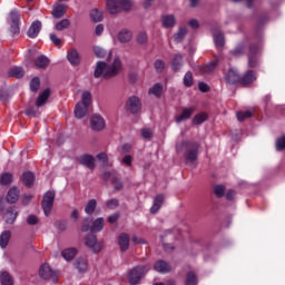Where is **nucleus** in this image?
Instances as JSON below:
<instances>
[{"label":"nucleus","mask_w":285,"mask_h":285,"mask_svg":"<svg viewBox=\"0 0 285 285\" xmlns=\"http://www.w3.org/2000/svg\"><path fill=\"white\" fill-rule=\"evenodd\" d=\"M119 70H121V60H119V58H115L111 65H108L105 61H98L94 71V77L95 79H99L100 77L104 79H112V77L119 75Z\"/></svg>","instance_id":"f257e3e1"},{"label":"nucleus","mask_w":285,"mask_h":285,"mask_svg":"<svg viewBox=\"0 0 285 285\" xmlns=\"http://www.w3.org/2000/svg\"><path fill=\"white\" fill-rule=\"evenodd\" d=\"M199 148L202 145L194 140H183L176 145V150L184 153L185 164H195L199 159Z\"/></svg>","instance_id":"f03ea898"},{"label":"nucleus","mask_w":285,"mask_h":285,"mask_svg":"<svg viewBox=\"0 0 285 285\" xmlns=\"http://www.w3.org/2000/svg\"><path fill=\"white\" fill-rule=\"evenodd\" d=\"M148 271H150V264L135 266L127 275L128 283L130 285H138L146 277Z\"/></svg>","instance_id":"7ed1b4c3"},{"label":"nucleus","mask_w":285,"mask_h":285,"mask_svg":"<svg viewBox=\"0 0 285 285\" xmlns=\"http://www.w3.org/2000/svg\"><path fill=\"white\" fill-rule=\"evenodd\" d=\"M132 2L130 0H107V9L110 14H119L121 10H130Z\"/></svg>","instance_id":"20e7f679"},{"label":"nucleus","mask_w":285,"mask_h":285,"mask_svg":"<svg viewBox=\"0 0 285 285\" xmlns=\"http://www.w3.org/2000/svg\"><path fill=\"white\" fill-rule=\"evenodd\" d=\"M55 197H56V194L53 190H48L43 195L41 206L46 217H48V215H50V213L52 212V206H55Z\"/></svg>","instance_id":"39448f33"},{"label":"nucleus","mask_w":285,"mask_h":285,"mask_svg":"<svg viewBox=\"0 0 285 285\" xmlns=\"http://www.w3.org/2000/svg\"><path fill=\"white\" fill-rule=\"evenodd\" d=\"M85 244L88 248H91L92 253H101V249L104 248V243L97 242V235L95 234H87Z\"/></svg>","instance_id":"423d86ee"},{"label":"nucleus","mask_w":285,"mask_h":285,"mask_svg":"<svg viewBox=\"0 0 285 285\" xmlns=\"http://www.w3.org/2000/svg\"><path fill=\"white\" fill-rule=\"evenodd\" d=\"M126 108L131 115H137L141 110V99L137 96H131L126 102Z\"/></svg>","instance_id":"0eeeda50"},{"label":"nucleus","mask_w":285,"mask_h":285,"mask_svg":"<svg viewBox=\"0 0 285 285\" xmlns=\"http://www.w3.org/2000/svg\"><path fill=\"white\" fill-rule=\"evenodd\" d=\"M39 275L40 277H42V279H52L53 282H57V277L59 274L52 271V268H50V265L43 264L40 267Z\"/></svg>","instance_id":"6e6552de"},{"label":"nucleus","mask_w":285,"mask_h":285,"mask_svg":"<svg viewBox=\"0 0 285 285\" xmlns=\"http://www.w3.org/2000/svg\"><path fill=\"white\" fill-rule=\"evenodd\" d=\"M226 83L229 86H235V83H240L242 76H239V71L235 68H229L226 76H225Z\"/></svg>","instance_id":"1a4fd4ad"},{"label":"nucleus","mask_w":285,"mask_h":285,"mask_svg":"<svg viewBox=\"0 0 285 285\" xmlns=\"http://www.w3.org/2000/svg\"><path fill=\"white\" fill-rule=\"evenodd\" d=\"M90 125L92 130L99 132L106 128V120L100 115H94L90 119Z\"/></svg>","instance_id":"9d476101"},{"label":"nucleus","mask_w":285,"mask_h":285,"mask_svg":"<svg viewBox=\"0 0 285 285\" xmlns=\"http://www.w3.org/2000/svg\"><path fill=\"white\" fill-rule=\"evenodd\" d=\"M248 41H249V39H248V37H246L244 41L239 42L238 46H236L234 49H232L229 51V55H232V57H236V58L244 56L246 53V48L248 46Z\"/></svg>","instance_id":"9b49d317"},{"label":"nucleus","mask_w":285,"mask_h":285,"mask_svg":"<svg viewBox=\"0 0 285 285\" xmlns=\"http://www.w3.org/2000/svg\"><path fill=\"white\" fill-rule=\"evenodd\" d=\"M154 271L160 273L161 275H166L173 271V266L166 261L159 259L154 265Z\"/></svg>","instance_id":"f8f14e48"},{"label":"nucleus","mask_w":285,"mask_h":285,"mask_svg":"<svg viewBox=\"0 0 285 285\" xmlns=\"http://www.w3.org/2000/svg\"><path fill=\"white\" fill-rule=\"evenodd\" d=\"M173 72H179L184 68V56L181 53H175L173 56L171 62Z\"/></svg>","instance_id":"ddd939ff"},{"label":"nucleus","mask_w":285,"mask_h":285,"mask_svg":"<svg viewBox=\"0 0 285 285\" xmlns=\"http://www.w3.org/2000/svg\"><path fill=\"white\" fill-rule=\"evenodd\" d=\"M67 60L71 66H79L81 63V55H79V51H77L76 48H72L67 51Z\"/></svg>","instance_id":"4468645a"},{"label":"nucleus","mask_w":285,"mask_h":285,"mask_svg":"<svg viewBox=\"0 0 285 285\" xmlns=\"http://www.w3.org/2000/svg\"><path fill=\"white\" fill-rule=\"evenodd\" d=\"M78 161L81 166H86L87 168H89V170H95V157L92 155L89 154H85L81 155L78 158Z\"/></svg>","instance_id":"2eb2a0df"},{"label":"nucleus","mask_w":285,"mask_h":285,"mask_svg":"<svg viewBox=\"0 0 285 285\" xmlns=\"http://www.w3.org/2000/svg\"><path fill=\"white\" fill-rule=\"evenodd\" d=\"M254 81H257V73H255L253 70H247L240 77V86H250V83H254Z\"/></svg>","instance_id":"dca6fc26"},{"label":"nucleus","mask_w":285,"mask_h":285,"mask_svg":"<svg viewBox=\"0 0 285 285\" xmlns=\"http://www.w3.org/2000/svg\"><path fill=\"white\" fill-rule=\"evenodd\" d=\"M194 114H195V107L183 108L181 114L176 116L175 118L176 124H181V121H186L190 119Z\"/></svg>","instance_id":"f3484780"},{"label":"nucleus","mask_w":285,"mask_h":285,"mask_svg":"<svg viewBox=\"0 0 285 285\" xmlns=\"http://www.w3.org/2000/svg\"><path fill=\"white\" fill-rule=\"evenodd\" d=\"M19 212H17V207H9L6 209L3 217L7 224H14L17 222V217Z\"/></svg>","instance_id":"a211bd4d"},{"label":"nucleus","mask_w":285,"mask_h":285,"mask_svg":"<svg viewBox=\"0 0 285 285\" xmlns=\"http://www.w3.org/2000/svg\"><path fill=\"white\" fill-rule=\"evenodd\" d=\"M40 32H41V21L36 20L31 23L29 30L27 31V35L30 39H37Z\"/></svg>","instance_id":"6ab92c4d"},{"label":"nucleus","mask_w":285,"mask_h":285,"mask_svg":"<svg viewBox=\"0 0 285 285\" xmlns=\"http://www.w3.org/2000/svg\"><path fill=\"white\" fill-rule=\"evenodd\" d=\"M118 244L121 253H126L130 248V236L126 233H121L118 237Z\"/></svg>","instance_id":"aec40b11"},{"label":"nucleus","mask_w":285,"mask_h":285,"mask_svg":"<svg viewBox=\"0 0 285 285\" xmlns=\"http://www.w3.org/2000/svg\"><path fill=\"white\" fill-rule=\"evenodd\" d=\"M164 195L159 194L154 198V205L150 208L151 215H157L159 210L161 209V206H164Z\"/></svg>","instance_id":"412c9836"},{"label":"nucleus","mask_w":285,"mask_h":285,"mask_svg":"<svg viewBox=\"0 0 285 285\" xmlns=\"http://www.w3.org/2000/svg\"><path fill=\"white\" fill-rule=\"evenodd\" d=\"M6 202L8 204H17L19 202V188L11 187L7 193Z\"/></svg>","instance_id":"4be33fe9"},{"label":"nucleus","mask_w":285,"mask_h":285,"mask_svg":"<svg viewBox=\"0 0 285 285\" xmlns=\"http://www.w3.org/2000/svg\"><path fill=\"white\" fill-rule=\"evenodd\" d=\"M48 99H50V88H47L41 94H39L36 100L37 108H41V106H46V104L48 102Z\"/></svg>","instance_id":"5701e85b"},{"label":"nucleus","mask_w":285,"mask_h":285,"mask_svg":"<svg viewBox=\"0 0 285 285\" xmlns=\"http://www.w3.org/2000/svg\"><path fill=\"white\" fill-rule=\"evenodd\" d=\"M86 115H88V106L78 102L75 108V116L77 119H83Z\"/></svg>","instance_id":"b1692460"},{"label":"nucleus","mask_w":285,"mask_h":285,"mask_svg":"<svg viewBox=\"0 0 285 285\" xmlns=\"http://www.w3.org/2000/svg\"><path fill=\"white\" fill-rule=\"evenodd\" d=\"M164 28H175L177 19L173 14H166L161 18Z\"/></svg>","instance_id":"393cba45"},{"label":"nucleus","mask_w":285,"mask_h":285,"mask_svg":"<svg viewBox=\"0 0 285 285\" xmlns=\"http://www.w3.org/2000/svg\"><path fill=\"white\" fill-rule=\"evenodd\" d=\"M118 40L120 41V43H128V41L132 40V31L128 29H122L118 33Z\"/></svg>","instance_id":"a878e982"},{"label":"nucleus","mask_w":285,"mask_h":285,"mask_svg":"<svg viewBox=\"0 0 285 285\" xmlns=\"http://www.w3.org/2000/svg\"><path fill=\"white\" fill-rule=\"evenodd\" d=\"M21 181L27 188H30L35 184V174L31 171H26L21 176Z\"/></svg>","instance_id":"bb28decb"},{"label":"nucleus","mask_w":285,"mask_h":285,"mask_svg":"<svg viewBox=\"0 0 285 285\" xmlns=\"http://www.w3.org/2000/svg\"><path fill=\"white\" fill-rule=\"evenodd\" d=\"M149 95H154L157 99L161 98V94L164 92V85L161 82L155 83L151 88H149Z\"/></svg>","instance_id":"cd10ccee"},{"label":"nucleus","mask_w":285,"mask_h":285,"mask_svg":"<svg viewBox=\"0 0 285 285\" xmlns=\"http://www.w3.org/2000/svg\"><path fill=\"white\" fill-rule=\"evenodd\" d=\"M214 42L217 50H222V48H224L226 43V40L224 39V33H222L220 31H216L214 33Z\"/></svg>","instance_id":"c85d7f7f"},{"label":"nucleus","mask_w":285,"mask_h":285,"mask_svg":"<svg viewBox=\"0 0 285 285\" xmlns=\"http://www.w3.org/2000/svg\"><path fill=\"white\" fill-rule=\"evenodd\" d=\"M35 66L38 69L48 68V66H50V59L46 56H39L35 60Z\"/></svg>","instance_id":"c756f323"},{"label":"nucleus","mask_w":285,"mask_h":285,"mask_svg":"<svg viewBox=\"0 0 285 285\" xmlns=\"http://www.w3.org/2000/svg\"><path fill=\"white\" fill-rule=\"evenodd\" d=\"M77 253H78L77 248L70 247V248L63 249L61 253V256L67 262H71V259H75V257H77Z\"/></svg>","instance_id":"7c9ffc66"},{"label":"nucleus","mask_w":285,"mask_h":285,"mask_svg":"<svg viewBox=\"0 0 285 285\" xmlns=\"http://www.w3.org/2000/svg\"><path fill=\"white\" fill-rule=\"evenodd\" d=\"M105 224L106 220L104 219V217L97 218L91 225V233H101V230H104Z\"/></svg>","instance_id":"2f4dec72"},{"label":"nucleus","mask_w":285,"mask_h":285,"mask_svg":"<svg viewBox=\"0 0 285 285\" xmlns=\"http://www.w3.org/2000/svg\"><path fill=\"white\" fill-rule=\"evenodd\" d=\"M8 75H9V77H14L16 79H21L24 77L26 71H23V68H21V67H12L11 69H9Z\"/></svg>","instance_id":"473e14b6"},{"label":"nucleus","mask_w":285,"mask_h":285,"mask_svg":"<svg viewBox=\"0 0 285 285\" xmlns=\"http://www.w3.org/2000/svg\"><path fill=\"white\" fill-rule=\"evenodd\" d=\"M199 278L195 272H188L186 274L185 285H198Z\"/></svg>","instance_id":"72a5a7b5"},{"label":"nucleus","mask_w":285,"mask_h":285,"mask_svg":"<svg viewBox=\"0 0 285 285\" xmlns=\"http://www.w3.org/2000/svg\"><path fill=\"white\" fill-rule=\"evenodd\" d=\"M183 85L185 88H193L195 86V79L193 77V71H187L183 78Z\"/></svg>","instance_id":"f704fd0d"},{"label":"nucleus","mask_w":285,"mask_h":285,"mask_svg":"<svg viewBox=\"0 0 285 285\" xmlns=\"http://www.w3.org/2000/svg\"><path fill=\"white\" fill-rule=\"evenodd\" d=\"M10 237H11L10 230H4L1 233V235H0V247L1 248L8 247V244H10Z\"/></svg>","instance_id":"c9c22d12"},{"label":"nucleus","mask_w":285,"mask_h":285,"mask_svg":"<svg viewBox=\"0 0 285 285\" xmlns=\"http://www.w3.org/2000/svg\"><path fill=\"white\" fill-rule=\"evenodd\" d=\"M186 35H188V29L186 27L179 28L177 33L174 36V41L176 43H181V41H184V39L186 38Z\"/></svg>","instance_id":"e433bc0d"},{"label":"nucleus","mask_w":285,"mask_h":285,"mask_svg":"<svg viewBox=\"0 0 285 285\" xmlns=\"http://www.w3.org/2000/svg\"><path fill=\"white\" fill-rule=\"evenodd\" d=\"M207 119L208 115L206 112H199L193 118L191 124L193 126H202V124H204V121H207Z\"/></svg>","instance_id":"4c0bfd02"},{"label":"nucleus","mask_w":285,"mask_h":285,"mask_svg":"<svg viewBox=\"0 0 285 285\" xmlns=\"http://www.w3.org/2000/svg\"><path fill=\"white\" fill-rule=\"evenodd\" d=\"M66 14V6L65 4H58L53 10H52V17L53 19H61Z\"/></svg>","instance_id":"58836bf2"},{"label":"nucleus","mask_w":285,"mask_h":285,"mask_svg":"<svg viewBox=\"0 0 285 285\" xmlns=\"http://www.w3.org/2000/svg\"><path fill=\"white\" fill-rule=\"evenodd\" d=\"M95 210H97V199L88 200L85 206V213L87 215H92V213H95Z\"/></svg>","instance_id":"ea45409f"},{"label":"nucleus","mask_w":285,"mask_h":285,"mask_svg":"<svg viewBox=\"0 0 285 285\" xmlns=\"http://www.w3.org/2000/svg\"><path fill=\"white\" fill-rule=\"evenodd\" d=\"M76 268L79 273H86L88 271V261L86 258H78L76 261Z\"/></svg>","instance_id":"a19ab883"},{"label":"nucleus","mask_w":285,"mask_h":285,"mask_svg":"<svg viewBox=\"0 0 285 285\" xmlns=\"http://www.w3.org/2000/svg\"><path fill=\"white\" fill-rule=\"evenodd\" d=\"M0 282L2 285H14L12 276L8 272H2L0 275Z\"/></svg>","instance_id":"79ce46f5"},{"label":"nucleus","mask_w":285,"mask_h":285,"mask_svg":"<svg viewBox=\"0 0 285 285\" xmlns=\"http://www.w3.org/2000/svg\"><path fill=\"white\" fill-rule=\"evenodd\" d=\"M90 18L95 23H99V21L104 20V12L99 11L98 9H92L90 11Z\"/></svg>","instance_id":"37998d69"},{"label":"nucleus","mask_w":285,"mask_h":285,"mask_svg":"<svg viewBox=\"0 0 285 285\" xmlns=\"http://www.w3.org/2000/svg\"><path fill=\"white\" fill-rule=\"evenodd\" d=\"M80 104L89 108L90 104H92V94H90V91H83Z\"/></svg>","instance_id":"c03bdc74"},{"label":"nucleus","mask_w":285,"mask_h":285,"mask_svg":"<svg viewBox=\"0 0 285 285\" xmlns=\"http://www.w3.org/2000/svg\"><path fill=\"white\" fill-rule=\"evenodd\" d=\"M216 68H217V62L215 61L200 67V70L203 75H210V72H213Z\"/></svg>","instance_id":"a18cd8bd"},{"label":"nucleus","mask_w":285,"mask_h":285,"mask_svg":"<svg viewBox=\"0 0 285 285\" xmlns=\"http://www.w3.org/2000/svg\"><path fill=\"white\" fill-rule=\"evenodd\" d=\"M39 88H41V80L39 79V77H35L30 81V90L31 92H39Z\"/></svg>","instance_id":"49530a36"},{"label":"nucleus","mask_w":285,"mask_h":285,"mask_svg":"<svg viewBox=\"0 0 285 285\" xmlns=\"http://www.w3.org/2000/svg\"><path fill=\"white\" fill-rule=\"evenodd\" d=\"M68 28H70V20L68 19H62L56 23V30L59 32H61V30H68Z\"/></svg>","instance_id":"de8ad7c7"},{"label":"nucleus","mask_w":285,"mask_h":285,"mask_svg":"<svg viewBox=\"0 0 285 285\" xmlns=\"http://www.w3.org/2000/svg\"><path fill=\"white\" fill-rule=\"evenodd\" d=\"M0 184L2 186H8L9 184H12V174L10 173H4L0 177Z\"/></svg>","instance_id":"09e8293b"},{"label":"nucleus","mask_w":285,"mask_h":285,"mask_svg":"<svg viewBox=\"0 0 285 285\" xmlns=\"http://www.w3.org/2000/svg\"><path fill=\"white\" fill-rule=\"evenodd\" d=\"M236 117L238 121H244L245 119H250V117H253V112L250 110L237 111Z\"/></svg>","instance_id":"8fccbe9b"},{"label":"nucleus","mask_w":285,"mask_h":285,"mask_svg":"<svg viewBox=\"0 0 285 285\" xmlns=\"http://www.w3.org/2000/svg\"><path fill=\"white\" fill-rule=\"evenodd\" d=\"M91 223H92V218L90 217L85 218L81 225V232L82 233H88V230L92 232V225H90Z\"/></svg>","instance_id":"3c124183"},{"label":"nucleus","mask_w":285,"mask_h":285,"mask_svg":"<svg viewBox=\"0 0 285 285\" xmlns=\"http://www.w3.org/2000/svg\"><path fill=\"white\" fill-rule=\"evenodd\" d=\"M154 68H155L156 72L161 73V72H164V70H166V62H164V60H161V59H157L154 62Z\"/></svg>","instance_id":"603ef678"},{"label":"nucleus","mask_w":285,"mask_h":285,"mask_svg":"<svg viewBox=\"0 0 285 285\" xmlns=\"http://www.w3.org/2000/svg\"><path fill=\"white\" fill-rule=\"evenodd\" d=\"M10 19L12 23H21V16L17 9L11 10Z\"/></svg>","instance_id":"864d4df0"},{"label":"nucleus","mask_w":285,"mask_h":285,"mask_svg":"<svg viewBox=\"0 0 285 285\" xmlns=\"http://www.w3.org/2000/svg\"><path fill=\"white\" fill-rule=\"evenodd\" d=\"M214 193H215L216 197L222 198V197H224V195L226 193V187L224 185H216L214 187Z\"/></svg>","instance_id":"5fc2aeb1"},{"label":"nucleus","mask_w":285,"mask_h":285,"mask_svg":"<svg viewBox=\"0 0 285 285\" xmlns=\"http://www.w3.org/2000/svg\"><path fill=\"white\" fill-rule=\"evenodd\" d=\"M137 43H139V46L148 43V33H146L145 31L139 32L137 36Z\"/></svg>","instance_id":"6e6d98bb"},{"label":"nucleus","mask_w":285,"mask_h":285,"mask_svg":"<svg viewBox=\"0 0 285 285\" xmlns=\"http://www.w3.org/2000/svg\"><path fill=\"white\" fill-rule=\"evenodd\" d=\"M106 206L109 210H115V208L119 207V200L117 198H111L106 202Z\"/></svg>","instance_id":"4d7b16f0"},{"label":"nucleus","mask_w":285,"mask_h":285,"mask_svg":"<svg viewBox=\"0 0 285 285\" xmlns=\"http://www.w3.org/2000/svg\"><path fill=\"white\" fill-rule=\"evenodd\" d=\"M257 52H259V42L250 43L248 55L257 56Z\"/></svg>","instance_id":"13d9d810"},{"label":"nucleus","mask_w":285,"mask_h":285,"mask_svg":"<svg viewBox=\"0 0 285 285\" xmlns=\"http://www.w3.org/2000/svg\"><path fill=\"white\" fill-rule=\"evenodd\" d=\"M276 150L282 151L285 150V136L277 138L276 140Z\"/></svg>","instance_id":"bf43d9fd"},{"label":"nucleus","mask_w":285,"mask_h":285,"mask_svg":"<svg viewBox=\"0 0 285 285\" xmlns=\"http://www.w3.org/2000/svg\"><path fill=\"white\" fill-rule=\"evenodd\" d=\"M94 52L98 59H104V57H106V51L101 47H94Z\"/></svg>","instance_id":"052dcab7"},{"label":"nucleus","mask_w":285,"mask_h":285,"mask_svg":"<svg viewBox=\"0 0 285 285\" xmlns=\"http://www.w3.org/2000/svg\"><path fill=\"white\" fill-rule=\"evenodd\" d=\"M111 181L114 184L115 190H121V188H124V183L121 181V179L112 177Z\"/></svg>","instance_id":"680f3d73"},{"label":"nucleus","mask_w":285,"mask_h":285,"mask_svg":"<svg viewBox=\"0 0 285 285\" xmlns=\"http://www.w3.org/2000/svg\"><path fill=\"white\" fill-rule=\"evenodd\" d=\"M27 224L29 226H37L39 224V218L36 215H29L27 218Z\"/></svg>","instance_id":"e2e57ef3"},{"label":"nucleus","mask_w":285,"mask_h":285,"mask_svg":"<svg viewBox=\"0 0 285 285\" xmlns=\"http://www.w3.org/2000/svg\"><path fill=\"white\" fill-rule=\"evenodd\" d=\"M248 67L257 68V56L248 55Z\"/></svg>","instance_id":"0e129e2a"},{"label":"nucleus","mask_w":285,"mask_h":285,"mask_svg":"<svg viewBox=\"0 0 285 285\" xmlns=\"http://www.w3.org/2000/svg\"><path fill=\"white\" fill-rule=\"evenodd\" d=\"M24 115H27V117H37V109L35 107H28Z\"/></svg>","instance_id":"69168bd1"},{"label":"nucleus","mask_w":285,"mask_h":285,"mask_svg":"<svg viewBox=\"0 0 285 285\" xmlns=\"http://www.w3.org/2000/svg\"><path fill=\"white\" fill-rule=\"evenodd\" d=\"M20 23H12L10 27L11 35H19L21 32Z\"/></svg>","instance_id":"338daca9"},{"label":"nucleus","mask_w":285,"mask_h":285,"mask_svg":"<svg viewBox=\"0 0 285 285\" xmlns=\"http://www.w3.org/2000/svg\"><path fill=\"white\" fill-rule=\"evenodd\" d=\"M144 139H153V130L145 128L141 130Z\"/></svg>","instance_id":"774afa93"}]
</instances>
